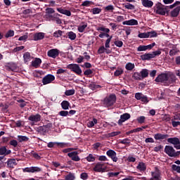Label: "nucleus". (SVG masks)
<instances>
[{
    "label": "nucleus",
    "mask_w": 180,
    "mask_h": 180,
    "mask_svg": "<svg viewBox=\"0 0 180 180\" xmlns=\"http://www.w3.org/2000/svg\"><path fill=\"white\" fill-rule=\"evenodd\" d=\"M161 50L158 49V51H153L151 53H145L140 56L141 60L143 61H150L151 58H155V57H158V56H161Z\"/></svg>",
    "instance_id": "f257e3e1"
},
{
    "label": "nucleus",
    "mask_w": 180,
    "mask_h": 180,
    "mask_svg": "<svg viewBox=\"0 0 180 180\" xmlns=\"http://www.w3.org/2000/svg\"><path fill=\"white\" fill-rule=\"evenodd\" d=\"M116 99L115 94H110L103 99V103L105 108H111L116 103Z\"/></svg>",
    "instance_id": "f03ea898"
},
{
    "label": "nucleus",
    "mask_w": 180,
    "mask_h": 180,
    "mask_svg": "<svg viewBox=\"0 0 180 180\" xmlns=\"http://www.w3.org/2000/svg\"><path fill=\"white\" fill-rule=\"evenodd\" d=\"M156 8V13L158 15H162V16H165V13L168 12V6H165L162 5L160 2H158L155 4Z\"/></svg>",
    "instance_id": "7ed1b4c3"
},
{
    "label": "nucleus",
    "mask_w": 180,
    "mask_h": 180,
    "mask_svg": "<svg viewBox=\"0 0 180 180\" xmlns=\"http://www.w3.org/2000/svg\"><path fill=\"white\" fill-rule=\"evenodd\" d=\"M67 68L77 74V75H81L82 74V70L79 67V65L75 63H71L67 65Z\"/></svg>",
    "instance_id": "20e7f679"
},
{
    "label": "nucleus",
    "mask_w": 180,
    "mask_h": 180,
    "mask_svg": "<svg viewBox=\"0 0 180 180\" xmlns=\"http://www.w3.org/2000/svg\"><path fill=\"white\" fill-rule=\"evenodd\" d=\"M96 30L97 32H103L98 35L100 39H103V37H108L109 39L110 37V35H109L110 30H109V28H105V27H97Z\"/></svg>",
    "instance_id": "39448f33"
},
{
    "label": "nucleus",
    "mask_w": 180,
    "mask_h": 180,
    "mask_svg": "<svg viewBox=\"0 0 180 180\" xmlns=\"http://www.w3.org/2000/svg\"><path fill=\"white\" fill-rule=\"evenodd\" d=\"M169 80V75L168 73H161L155 79V82H167Z\"/></svg>",
    "instance_id": "423d86ee"
},
{
    "label": "nucleus",
    "mask_w": 180,
    "mask_h": 180,
    "mask_svg": "<svg viewBox=\"0 0 180 180\" xmlns=\"http://www.w3.org/2000/svg\"><path fill=\"white\" fill-rule=\"evenodd\" d=\"M56 79V77L51 74H49L43 77L42 79V84L43 85H47L49 84H51L53 81Z\"/></svg>",
    "instance_id": "0eeeda50"
},
{
    "label": "nucleus",
    "mask_w": 180,
    "mask_h": 180,
    "mask_svg": "<svg viewBox=\"0 0 180 180\" xmlns=\"http://www.w3.org/2000/svg\"><path fill=\"white\" fill-rule=\"evenodd\" d=\"M135 98L137 99V101H141L146 105H147V103L150 102V101H148V98L147 97V96H145L142 93H136Z\"/></svg>",
    "instance_id": "6e6552de"
},
{
    "label": "nucleus",
    "mask_w": 180,
    "mask_h": 180,
    "mask_svg": "<svg viewBox=\"0 0 180 180\" xmlns=\"http://www.w3.org/2000/svg\"><path fill=\"white\" fill-rule=\"evenodd\" d=\"M47 56L51 58H57L60 56V50L58 49H50L47 52Z\"/></svg>",
    "instance_id": "1a4fd4ad"
},
{
    "label": "nucleus",
    "mask_w": 180,
    "mask_h": 180,
    "mask_svg": "<svg viewBox=\"0 0 180 180\" xmlns=\"http://www.w3.org/2000/svg\"><path fill=\"white\" fill-rule=\"evenodd\" d=\"M79 154V153H78V151H73L68 153V156L71 158L72 161L78 162L81 160V158L78 156Z\"/></svg>",
    "instance_id": "9d476101"
},
{
    "label": "nucleus",
    "mask_w": 180,
    "mask_h": 180,
    "mask_svg": "<svg viewBox=\"0 0 180 180\" xmlns=\"http://www.w3.org/2000/svg\"><path fill=\"white\" fill-rule=\"evenodd\" d=\"M106 155L111 158L114 162H117V156H116L117 153L115 150L110 149L106 152Z\"/></svg>",
    "instance_id": "9b49d317"
},
{
    "label": "nucleus",
    "mask_w": 180,
    "mask_h": 180,
    "mask_svg": "<svg viewBox=\"0 0 180 180\" xmlns=\"http://www.w3.org/2000/svg\"><path fill=\"white\" fill-rule=\"evenodd\" d=\"M23 172H31L32 174H34V172H41V168L39 167H25L23 169Z\"/></svg>",
    "instance_id": "f8f14e48"
},
{
    "label": "nucleus",
    "mask_w": 180,
    "mask_h": 180,
    "mask_svg": "<svg viewBox=\"0 0 180 180\" xmlns=\"http://www.w3.org/2000/svg\"><path fill=\"white\" fill-rule=\"evenodd\" d=\"M131 115L126 112L120 115V119L118 120L117 124L119 126H122L124 122H126V120H129L130 119Z\"/></svg>",
    "instance_id": "ddd939ff"
},
{
    "label": "nucleus",
    "mask_w": 180,
    "mask_h": 180,
    "mask_svg": "<svg viewBox=\"0 0 180 180\" xmlns=\"http://www.w3.org/2000/svg\"><path fill=\"white\" fill-rule=\"evenodd\" d=\"M95 172H105V168H103V163L98 162L96 164L95 167L93 168Z\"/></svg>",
    "instance_id": "4468645a"
},
{
    "label": "nucleus",
    "mask_w": 180,
    "mask_h": 180,
    "mask_svg": "<svg viewBox=\"0 0 180 180\" xmlns=\"http://www.w3.org/2000/svg\"><path fill=\"white\" fill-rule=\"evenodd\" d=\"M28 120L30 122H33L34 123H37V122H40L41 120V115L39 114L32 115L28 117Z\"/></svg>",
    "instance_id": "2eb2a0df"
},
{
    "label": "nucleus",
    "mask_w": 180,
    "mask_h": 180,
    "mask_svg": "<svg viewBox=\"0 0 180 180\" xmlns=\"http://www.w3.org/2000/svg\"><path fill=\"white\" fill-rule=\"evenodd\" d=\"M175 152V149L174 147L171 146H166L165 148V153L169 155V157H172L174 155V153Z\"/></svg>",
    "instance_id": "dca6fc26"
},
{
    "label": "nucleus",
    "mask_w": 180,
    "mask_h": 180,
    "mask_svg": "<svg viewBox=\"0 0 180 180\" xmlns=\"http://www.w3.org/2000/svg\"><path fill=\"white\" fill-rule=\"evenodd\" d=\"M169 137V135L168 134H162L161 133H158L154 134V139L155 140H167Z\"/></svg>",
    "instance_id": "f3484780"
},
{
    "label": "nucleus",
    "mask_w": 180,
    "mask_h": 180,
    "mask_svg": "<svg viewBox=\"0 0 180 180\" xmlns=\"http://www.w3.org/2000/svg\"><path fill=\"white\" fill-rule=\"evenodd\" d=\"M44 32H37L33 35V39L34 41H39V40H43L44 39Z\"/></svg>",
    "instance_id": "a211bd4d"
},
{
    "label": "nucleus",
    "mask_w": 180,
    "mask_h": 180,
    "mask_svg": "<svg viewBox=\"0 0 180 180\" xmlns=\"http://www.w3.org/2000/svg\"><path fill=\"white\" fill-rule=\"evenodd\" d=\"M122 25H127V26H137V25H139V21H137V20L131 19L129 20L124 21Z\"/></svg>",
    "instance_id": "6ab92c4d"
},
{
    "label": "nucleus",
    "mask_w": 180,
    "mask_h": 180,
    "mask_svg": "<svg viewBox=\"0 0 180 180\" xmlns=\"http://www.w3.org/2000/svg\"><path fill=\"white\" fill-rule=\"evenodd\" d=\"M12 150H8L6 148V146H1L0 147V155H9V154H11Z\"/></svg>",
    "instance_id": "aec40b11"
},
{
    "label": "nucleus",
    "mask_w": 180,
    "mask_h": 180,
    "mask_svg": "<svg viewBox=\"0 0 180 180\" xmlns=\"http://www.w3.org/2000/svg\"><path fill=\"white\" fill-rule=\"evenodd\" d=\"M141 2L144 8H153V6L154 5V2L150 0H141Z\"/></svg>",
    "instance_id": "412c9836"
},
{
    "label": "nucleus",
    "mask_w": 180,
    "mask_h": 180,
    "mask_svg": "<svg viewBox=\"0 0 180 180\" xmlns=\"http://www.w3.org/2000/svg\"><path fill=\"white\" fill-rule=\"evenodd\" d=\"M88 27V23L85 22H82L80 25L77 27V30L79 33H84L85 32V28Z\"/></svg>",
    "instance_id": "4be33fe9"
},
{
    "label": "nucleus",
    "mask_w": 180,
    "mask_h": 180,
    "mask_svg": "<svg viewBox=\"0 0 180 180\" xmlns=\"http://www.w3.org/2000/svg\"><path fill=\"white\" fill-rule=\"evenodd\" d=\"M180 12V6H178L176 8H174L171 13L170 16L172 18H177L178 15H179Z\"/></svg>",
    "instance_id": "5701e85b"
},
{
    "label": "nucleus",
    "mask_w": 180,
    "mask_h": 180,
    "mask_svg": "<svg viewBox=\"0 0 180 180\" xmlns=\"http://www.w3.org/2000/svg\"><path fill=\"white\" fill-rule=\"evenodd\" d=\"M6 164L8 168H15V166L18 165L15 159H8Z\"/></svg>",
    "instance_id": "b1692460"
},
{
    "label": "nucleus",
    "mask_w": 180,
    "mask_h": 180,
    "mask_svg": "<svg viewBox=\"0 0 180 180\" xmlns=\"http://www.w3.org/2000/svg\"><path fill=\"white\" fill-rule=\"evenodd\" d=\"M167 143H170V144H174V146H176L178 144H180V141L179 139L176 137L169 138L167 139Z\"/></svg>",
    "instance_id": "393cba45"
},
{
    "label": "nucleus",
    "mask_w": 180,
    "mask_h": 180,
    "mask_svg": "<svg viewBox=\"0 0 180 180\" xmlns=\"http://www.w3.org/2000/svg\"><path fill=\"white\" fill-rule=\"evenodd\" d=\"M60 106L63 110H68L70 108H71V105L70 104V102L68 101H63L60 103Z\"/></svg>",
    "instance_id": "a878e982"
},
{
    "label": "nucleus",
    "mask_w": 180,
    "mask_h": 180,
    "mask_svg": "<svg viewBox=\"0 0 180 180\" xmlns=\"http://www.w3.org/2000/svg\"><path fill=\"white\" fill-rule=\"evenodd\" d=\"M58 12L62 13V15H65L66 16H71V11L70 10H65L63 8H58Z\"/></svg>",
    "instance_id": "bb28decb"
},
{
    "label": "nucleus",
    "mask_w": 180,
    "mask_h": 180,
    "mask_svg": "<svg viewBox=\"0 0 180 180\" xmlns=\"http://www.w3.org/2000/svg\"><path fill=\"white\" fill-rule=\"evenodd\" d=\"M56 146H58L60 148H65L66 147H71L72 144L70 143L65 142H56Z\"/></svg>",
    "instance_id": "cd10ccee"
},
{
    "label": "nucleus",
    "mask_w": 180,
    "mask_h": 180,
    "mask_svg": "<svg viewBox=\"0 0 180 180\" xmlns=\"http://www.w3.org/2000/svg\"><path fill=\"white\" fill-rule=\"evenodd\" d=\"M136 169H139L141 172H144L146 169H147V166L146 165V163L143 162H139V165L136 167Z\"/></svg>",
    "instance_id": "c85d7f7f"
},
{
    "label": "nucleus",
    "mask_w": 180,
    "mask_h": 180,
    "mask_svg": "<svg viewBox=\"0 0 180 180\" xmlns=\"http://www.w3.org/2000/svg\"><path fill=\"white\" fill-rule=\"evenodd\" d=\"M132 78H133V79H135V81H141V80H143L142 78H141V75L139 72H134V74L132 75Z\"/></svg>",
    "instance_id": "c756f323"
},
{
    "label": "nucleus",
    "mask_w": 180,
    "mask_h": 180,
    "mask_svg": "<svg viewBox=\"0 0 180 180\" xmlns=\"http://www.w3.org/2000/svg\"><path fill=\"white\" fill-rule=\"evenodd\" d=\"M40 64H41V59L39 58H36L35 60L32 62V67H35V68H37Z\"/></svg>",
    "instance_id": "7c9ffc66"
},
{
    "label": "nucleus",
    "mask_w": 180,
    "mask_h": 180,
    "mask_svg": "<svg viewBox=\"0 0 180 180\" xmlns=\"http://www.w3.org/2000/svg\"><path fill=\"white\" fill-rule=\"evenodd\" d=\"M179 53V50L178 49L177 47H174L172 49H171L169 52V54L170 57H174V56H176Z\"/></svg>",
    "instance_id": "2f4dec72"
},
{
    "label": "nucleus",
    "mask_w": 180,
    "mask_h": 180,
    "mask_svg": "<svg viewBox=\"0 0 180 180\" xmlns=\"http://www.w3.org/2000/svg\"><path fill=\"white\" fill-rule=\"evenodd\" d=\"M24 62L26 64V63H29L30 61L32 56H30V53L25 52L23 55Z\"/></svg>",
    "instance_id": "473e14b6"
},
{
    "label": "nucleus",
    "mask_w": 180,
    "mask_h": 180,
    "mask_svg": "<svg viewBox=\"0 0 180 180\" xmlns=\"http://www.w3.org/2000/svg\"><path fill=\"white\" fill-rule=\"evenodd\" d=\"M89 88H90V89L92 91H96V89L102 88V86L99 84H95V83H91L89 85Z\"/></svg>",
    "instance_id": "72a5a7b5"
},
{
    "label": "nucleus",
    "mask_w": 180,
    "mask_h": 180,
    "mask_svg": "<svg viewBox=\"0 0 180 180\" xmlns=\"http://www.w3.org/2000/svg\"><path fill=\"white\" fill-rule=\"evenodd\" d=\"M141 77L142 79H144V78H147L148 77V70L147 69H143L141 72Z\"/></svg>",
    "instance_id": "f704fd0d"
},
{
    "label": "nucleus",
    "mask_w": 180,
    "mask_h": 180,
    "mask_svg": "<svg viewBox=\"0 0 180 180\" xmlns=\"http://www.w3.org/2000/svg\"><path fill=\"white\" fill-rule=\"evenodd\" d=\"M169 84H175L176 82V76L174 74L169 75Z\"/></svg>",
    "instance_id": "c9c22d12"
},
{
    "label": "nucleus",
    "mask_w": 180,
    "mask_h": 180,
    "mask_svg": "<svg viewBox=\"0 0 180 180\" xmlns=\"http://www.w3.org/2000/svg\"><path fill=\"white\" fill-rule=\"evenodd\" d=\"M18 141H19V143H23V141H29V137L26 136L18 135Z\"/></svg>",
    "instance_id": "e433bc0d"
},
{
    "label": "nucleus",
    "mask_w": 180,
    "mask_h": 180,
    "mask_svg": "<svg viewBox=\"0 0 180 180\" xmlns=\"http://www.w3.org/2000/svg\"><path fill=\"white\" fill-rule=\"evenodd\" d=\"M36 131L38 133H40L41 134H44V133H46V131H47V129H46L44 126H40V127H37Z\"/></svg>",
    "instance_id": "4c0bfd02"
},
{
    "label": "nucleus",
    "mask_w": 180,
    "mask_h": 180,
    "mask_svg": "<svg viewBox=\"0 0 180 180\" xmlns=\"http://www.w3.org/2000/svg\"><path fill=\"white\" fill-rule=\"evenodd\" d=\"M68 37L70 40H75V39H77V34H75L72 31H70V32H68Z\"/></svg>",
    "instance_id": "58836bf2"
},
{
    "label": "nucleus",
    "mask_w": 180,
    "mask_h": 180,
    "mask_svg": "<svg viewBox=\"0 0 180 180\" xmlns=\"http://www.w3.org/2000/svg\"><path fill=\"white\" fill-rule=\"evenodd\" d=\"M63 33H64V32H63L61 30H58L53 32V37L58 39V37H61V36H63Z\"/></svg>",
    "instance_id": "ea45409f"
},
{
    "label": "nucleus",
    "mask_w": 180,
    "mask_h": 180,
    "mask_svg": "<svg viewBox=\"0 0 180 180\" xmlns=\"http://www.w3.org/2000/svg\"><path fill=\"white\" fill-rule=\"evenodd\" d=\"M134 63H128L126 64L125 65V68L126 70H127V71H132V70H134Z\"/></svg>",
    "instance_id": "a19ab883"
},
{
    "label": "nucleus",
    "mask_w": 180,
    "mask_h": 180,
    "mask_svg": "<svg viewBox=\"0 0 180 180\" xmlns=\"http://www.w3.org/2000/svg\"><path fill=\"white\" fill-rule=\"evenodd\" d=\"M91 12L93 15H99V13H101V12H102V8L96 7V8H92Z\"/></svg>",
    "instance_id": "79ce46f5"
},
{
    "label": "nucleus",
    "mask_w": 180,
    "mask_h": 180,
    "mask_svg": "<svg viewBox=\"0 0 180 180\" xmlns=\"http://www.w3.org/2000/svg\"><path fill=\"white\" fill-rule=\"evenodd\" d=\"M91 5H95V3L91 1L86 0L82 3L81 6H91Z\"/></svg>",
    "instance_id": "37998d69"
},
{
    "label": "nucleus",
    "mask_w": 180,
    "mask_h": 180,
    "mask_svg": "<svg viewBox=\"0 0 180 180\" xmlns=\"http://www.w3.org/2000/svg\"><path fill=\"white\" fill-rule=\"evenodd\" d=\"M15 36V31L10 30L5 34L6 39H9V37H13Z\"/></svg>",
    "instance_id": "c03bdc74"
},
{
    "label": "nucleus",
    "mask_w": 180,
    "mask_h": 180,
    "mask_svg": "<svg viewBox=\"0 0 180 180\" xmlns=\"http://www.w3.org/2000/svg\"><path fill=\"white\" fill-rule=\"evenodd\" d=\"M138 37H139L140 39H148V37H150V35H148V32H142L138 34Z\"/></svg>",
    "instance_id": "a18cd8bd"
},
{
    "label": "nucleus",
    "mask_w": 180,
    "mask_h": 180,
    "mask_svg": "<svg viewBox=\"0 0 180 180\" xmlns=\"http://www.w3.org/2000/svg\"><path fill=\"white\" fill-rule=\"evenodd\" d=\"M96 158H95V156H94V155L92 154H89L86 158V161H88L89 162H94L95 161Z\"/></svg>",
    "instance_id": "49530a36"
},
{
    "label": "nucleus",
    "mask_w": 180,
    "mask_h": 180,
    "mask_svg": "<svg viewBox=\"0 0 180 180\" xmlns=\"http://www.w3.org/2000/svg\"><path fill=\"white\" fill-rule=\"evenodd\" d=\"M113 37L110 36L108 39H106L105 44V49H110V41H112V38Z\"/></svg>",
    "instance_id": "de8ad7c7"
},
{
    "label": "nucleus",
    "mask_w": 180,
    "mask_h": 180,
    "mask_svg": "<svg viewBox=\"0 0 180 180\" xmlns=\"http://www.w3.org/2000/svg\"><path fill=\"white\" fill-rule=\"evenodd\" d=\"M75 179V176L74 174L70 172L68 175L65 176V180H74Z\"/></svg>",
    "instance_id": "09e8293b"
},
{
    "label": "nucleus",
    "mask_w": 180,
    "mask_h": 180,
    "mask_svg": "<svg viewBox=\"0 0 180 180\" xmlns=\"http://www.w3.org/2000/svg\"><path fill=\"white\" fill-rule=\"evenodd\" d=\"M105 12H113L115 7L112 5H108L104 8Z\"/></svg>",
    "instance_id": "8fccbe9b"
},
{
    "label": "nucleus",
    "mask_w": 180,
    "mask_h": 180,
    "mask_svg": "<svg viewBox=\"0 0 180 180\" xmlns=\"http://www.w3.org/2000/svg\"><path fill=\"white\" fill-rule=\"evenodd\" d=\"M75 94V89L66 90L65 92V95H66V96H71L72 95H74Z\"/></svg>",
    "instance_id": "3c124183"
},
{
    "label": "nucleus",
    "mask_w": 180,
    "mask_h": 180,
    "mask_svg": "<svg viewBox=\"0 0 180 180\" xmlns=\"http://www.w3.org/2000/svg\"><path fill=\"white\" fill-rule=\"evenodd\" d=\"M152 178H161V174L160 172H151Z\"/></svg>",
    "instance_id": "603ef678"
},
{
    "label": "nucleus",
    "mask_w": 180,
    "mask_h": 180,
    "mask_svg": "<svg viewBox=\"0 0 180 180\" xmlns=\"http://www.w3.org/2000/svg\"><path fill=\"white\" fill-rule=\"evenodd\" d=\"M114 44L117 46V47H123V41L119 40V39H115L114 41Z\"/></svg>",
    "instance_id": "864d4df0"
},
{
    "label": "nucleus",
    "mask_w": 180,
    "mask_h": 180,
    "mask_svg": "<svg viewBox=\"0 0 180 180\" xmlns=\"http://www.w3.org/2000/svg\"><path fill=\"white\" fill-rule=\"evenodd\" d=\"M125 9H129L130 11H133L134 9H135L136 6H134V5L130 4V3H127L125 6H124Z\"/></svg>",
    "instance_id": "5fc2aeb1"
},
{
    "label": "nucleus",
    "mask_w": 180,
    "mask_h": 180,
    "mask_svg": "<svg viewBox=\"0 0 180 180\" xmlns=\"http://www.w3.org/2000/svg\"><path fill=\"white\" fill-rule=\"evenodd\" d=\"M59 116L62 117H67L68 116V111L67 110H61L58 112Z\"/></svg>",
    "instance_id": "6e6d98bb"
},
{
    "label": "nucleus",
    "mask_w": 180,
    "mask_h": 180,
    "mask_svg": "<svg viewBox=\"0 0 180 180\" xmlns=\"http://www.w3.org/2000/svg\"><path fill=\"white\" fill-rule=\"evenodd\" d=\"M57 16H60V15L58 13H54L53 15L46 14V19H54L56 18Z\"/></svg>",
    "instance_id": "4d7b16f0"
},
{
    "label": "nucleus",
    "mask_w": 180,
    "mask_h": 180,
    "mask_svg": "<svg viewBox=\"0 0 180 180\" xmlns=\"http://www.w3.org/2000/svg\"><path fill=\"white\" fill-rule=\"evenodd\" d=\"M137 122L140 124H143V123H144V122H146V117L140 116L139 117L137 118Z\"/></svg>",
    "instance_id": "13d9d810"
},
{
    "label": "nucleus",
    "mask_w": 180,
    "mask_h": 180,
    "mask_svg": "<svg viewBox=\"0 0 180 180\" xmlns=\"http://www.w3.org/2000/svg\"><path fill=\"white\" fill-rule=\"evenodd\" d=\"M75 150V148H68L65 149H63L62 150L63 153H64L65 154H67V153H68V154H70V153H71V151H74Z\"/></svg>",
    "instance_id": "bf43d9fd"
},
{
    "label": "nucleus",
    "mask_w": 180,
    "mask_h": 180,
    "mask_svg": "<svg viewBox=\"0 0 180 180\" xmlns=\"http://www.w3.org/2000/svg\"><path fill=\"white\" fill-rule=\"evenodd\" d=\"M120 131H112L108 134V137H115L116 136H119L120 134Z\"/></svg>",
    "instance_id": "052dcab7"
},
{
    "label": "nucleus",
    "mask_w": 180,
    "mask_h": 180,
    "mask_svg": "<svg viewBox=\"0 0 180 180\" xmlns=\"http://www.w3.org/2000/svg\"><path fill=\"white\" fill-rule=\"evenodd\" d=\"M122 74H123V70H122V69L117 70L114 72L115 77H120V75H122Z\"/></svg>",
    "instance_id": "680f3d73"
},
{
    "label": "nucleus",
    "mask_w": 180,
    "mask_h": 180,
    "mask_svg": "<svg viewBox=\"0 0 180 180\" xmlns=\"http://www.w3.org/2000/svg\"><path fill=\"white\" fill-rule=\"evenodd\" d=\"M137 51H147V49L146 48V45H140L137 48Z\"/></svg>",
    "instance_id": "e2e57ef3"
},
{
    "label": "nucleus",
    "mask_w": 180,
    "mask_h": 180,
    "mask_svg": "<svg viewBox=\"0 0 180 180\" xmlns=\"http://www.w3.org/2000/svg\"><path fill=\"white\" fill-rule=\"evenodd\" d=\"M10 146H12L13 147H18V141L13 139L10 141L9 142Z\"/></svg>",
    "instance_id": "0e129e2a"
},
{
    "label": "nucleus",
    "mask_w": 180,
    "mask_h": 180,
    "mask_svg": "<svg viewBox=\"0 0 180 180\" xmlns=\"http://www.w3.org/2000/svg\"><path fill=\"white\" fill-rule=\"evenodd\" d=\"M18 102L20 103V108H25L26 106V102L23 99H20Z\"/></svg>",
    "instance_id": "69168bd1"
},
{
    "label": "nucleus",
    "mask_w": 180,
    "mask_h": 180,
    "mask_svg": "<svg viewBox=\"0 0 180 180\" xmlns=\"http://www.w3.org/2000/svg\"><path fill=\"white\" fill-rule=\"evenodd\" d=\"M148 34L149 36V37H157L158 34L155 32V31H153V32H148Z\"/></svg>",
    "instance_id": "338daca9"
},
{
    "label": "nucleus",
    "mask_w": 180,
    "mask_h": 180,
    "mask_svg": "<svg viewBox=\"0 0 180 180\" xmlns=\"http://www.w3.org/2000/svg\"><path fill=\"white\" fill-rule=\"evenodd\" d=\"M120 144H129L130 143V139H129L128 138L124 139L123 140H121L120 141Z\"/></svg>",
    "instance_id": "774afa93"
}]
</instances>
